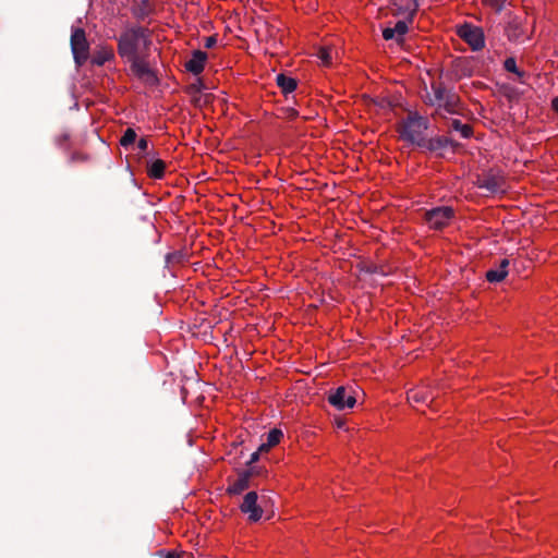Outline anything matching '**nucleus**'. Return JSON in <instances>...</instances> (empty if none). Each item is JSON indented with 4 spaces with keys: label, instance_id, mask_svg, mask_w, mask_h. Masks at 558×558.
I'll list each match as a JSON object with an SVG mask.
<instances>
[{
    "label": "nucleus",
    "instance_id": "obj_18",
    "mask_svg": "<svg viewBox=\"0 0 558 558\" xmlns=\"http://www.w3.org/2000/svg\"><path fill=\"white\" fill-rule=\"evenodd\" d=\"M283 433L281 429L274 428L267 434L266 442L271 448L276 447L282 439Z\"/></svg>",
    "mask_w": 558,
    "mask_h": 558
},
{
    "label": "nucleus",
    "instance_id": "obj_6",
    "mask_svg": "<svg viewBox=\"0 0 558 558\" xmlns=\"http://www.w3.org/2000/svg\"><path fill=\"white\" fill-rule=\"evenodd\" d=\"M327 399L337 410L352 409L356 403L351 390L343 386L330 391Z\"/></svg>",
    "mask_w": 558,
    "mask_h": 558
},
{
    "label": "nucleus",
    "instance_id": "obj_32",
    "mask_svg": "<svg viewBox=\"0 0 558 558\" xmlns=\"http://www.w3.org/2000/svg\"><path fill=\"white\" fill-rule=\"evenodd\" d=\"M86 159H87V157H85L83 155H80V156L78 155H73L72 156V160H82L83 161V160H86Z\"/></svg>",
    "mask_w": 558,
    "mask_h": 558
},
{
    "label": "nucleus",
    "instance_id": "obj_10",
    "mask_svg": "<svg viewBox=\"0 0 558 558\" xmlns=\"http://www.w3.org/2000/svg\"><path fill=\"white\" fill-rule=\"evenodd\" d=\"M125 60L131 63V71L135 76L144 78L150 74V69L148 62L144 58V54L128 58Z\"/></svg>",
    "mask_w": 558,
    "mask_h": 558
},
{
    "label": "nucleus",
    "instance_id": "obj_25",
    "mask_svg": "<svg viewBox=\"0 0 558 558\" xmlns=\"http://www.w3.org/2000/svg\"><path fill=\"white\" fill-rule=\"evenodd\" d=\"M457 106V98L452 96L450 100L446 104V109L448 112H454Z\"/></svg>",
    "mask_w": 558,
    "mask_h": 558
},
{
    "label": "nucleus",
    "instance_id": "obj_15",
    "mask_svg": "<svg viewBox=\"0 0 558 558\" xmlns=\"http://www.w3.org/2000/svg\"><path fill=\"white\" fill-rule=\"evenodd\" d=\"M114 58V52L111 47H100L93 57V63L104 65L106 62Z\"/></svg>",
    "mask_w": 558,
    "mask_h": 558
},
{
    "label": "nucleus",
    "instance_id": "obj_20",
    "mask_svg": "<svg viewBox=\"0 0 558 558\" xmlns=\"http://www.w3.org/2000/svg\"><path fill=\"white\" fill-rule=\"evenodd\" d=\"M508 37L511 40L520 41L525 38H529V36H522L521 33H519V26L517 23H510L508 27Z\"/></svg>",
    "mask_w": 558,
    "mask_h": 558
},
{
    "label": "nucleus",
    "instance_id": "obj_9",
    "mask_svg": "<svg viewBox=\"0 0 558 558\" xmlns=\"http://www.w3.org/2000/svg\"><path fill=\"white\" fill-rule=\"evenodd\" d=\"M207 58L208 57L206 52L202 50H195L192 53L191 59L185 62L186 71L194 75L201 74L205 69Z\"/></svg>",
    "mask_w": 558,
    "mask_h": 558
},
{
    "label": "nucleus",
    "instance_id": "obj_14",
    "mask_svg": "<svg viewBox=\"0 0 558 558\" xmlns=\"http://www.w3.org/2000/svg\"><path fill=\"white\" fill-rule=\"evenodd\" d=\"M166 162L161 159L151 161L147 167V175L155 180H160L165 177Z\"/></svg>",
    "mask_w": 558,
    "mask_h": 558
},
{
    "label": "nucleus",
    "instance_id": "obj_19",
    "mask_svg": "<svg viewBox=\"0 0 558 558\" xmlns=\"http://www.w3.org/2000/svg\"><path fill=\"white\" fill-rule=\"evenodd\" d=\"M136 132L129 128L125 130L124 134L120 138V145L123 147H128L129 145H132L136 140Z\"/></svg>",
    "mask_w": 558,
    "mask_h": 558
},
{
    "label": "nucleus",
    "instance_id": "obj_17",
    "mask_svg": "<svg viewBox=\"0 0 558 558\" xmlns=\"http://www.w3.org/2000/svg\"><path fill=\"white\" fill-rule=\"evenodd\" d=\"M408 400L414 403H426L432 400L423 389L416 388L408 392Z\"/></svg>",
    "mask_w": 558,
    "mask_h": 558
},
{
    "label": "nucleus",
    "instance_id": "obj_22",
    "mask_svg": "<svg viewBox=\"0 0 558 558\" xmlns=\"http://www.w3.org/2000/svg\"><path fill=\"white\" fill-rule=\"evenodd\" d=\"M506 0H483L484 5L499 12L504 8Z\"/></svg>",
    "mask_w": 558,
    "mask_h": 558
},
{
    "label": "nucleus",
    "instance_id": "obj_23",
    "mask_svg": "<svg viewBox=\"0 0 558 558\" xmlns=\"http://www.w3.org/2000/svg\"><path fill=\"white\" fill-rule=\"evenodd\" d=\"M392 28H393L396 35H398L399 37H402L408 32V25L403 21L397 22L395 27H392Z\"/></svg>",
    "mask_w": 558,
    "mask_h": 558
},
{
    "label": "nucleus",
    "instance_id": "obj_21",
    "mask_svg": "<svg viewBox=\"0 0 558 558\" xmlns=\"http://www.w3.org/2000/svg\"><path fill=\"white\" fill-rule=\"evenodd\" d=\"M452 126L454 130L459 131L461 135L465 138L472 135V128L469 124H463L459 120H454L452 122Z\"/></svg>",
    "mask_w": 558,
    "mask_h": 558
},
{
    "label": "nucleus",
    "instance_id": "obj_28",
    "mask_svg": "<svg viewBox=\"0 0 558 558\" xmlns=\"http://www.w3.org/2000/svg\"><path fill=\"white\" fill-rule=\"evenodd\" d=\"M216 41H217V39L215 36L206 37L204 46L206 48H211L213 46H215Z\"/></svg>",
    "mask_w": 558,
    "mask_h": 558
},
{
    "label": "nucleus",
    "instance_id": "obj_24",
    "mask_svg": "<svg viewBox=\"0 0 558 558\" xmlns=\"http://www.w3.org/2000/svg\"><path fill=\"white\" fill-rule=\"evenodd\" d=\"M505 69L508 71V72H512V73H517V74H521L517 68V62L513 58H508L506 59L505 61Z\"/></svg>",
    "mask_w": 558,
    "mask_h": 558
},
{
    "label": "nucleus",
    "instance_id": "obj_1",
    "mask_svg": "<svg viewBox=\"0 0 558 558\" xmlns=\"http://www.w3.org/2000/svg\"><path fill=\"white\" fill-rule=\"evenodd\" d=\"M149 40L144 27L125 29L118 38V53L122 59L144 54Z\"/></svg>",
    "mask_w": 558,
    "mask_h": 558
},
{
    "label": "nucleus",
    "instance_id": "obj_5",
    "mask_svg": "<svg viewBox=\"0 0 558 558\" xmlns=\"http://www.w3.org/2000/svg\"><path fill=\"white\" fill-rule=\"evenodd\" d=\"M71 47L77 64H83L88 58L89 45L84 29L76 28L71 36Z\"/></svg>",
    "mask_w": 558,
    "mask_h": 558
},
{
    "label": "nucleus",
    "instance_id": "obj_3",
    "mask_svg": "<svg viewBox=\"0 0 558 558\" xmlns=\"http://www.w3.org/2000/svg\"><path fill=\"white\" fill-rule=\"evenodd\" d=\"M454 218V210L449 206L436 207L427 210L424 220L433 230H442Z\"/></svg>",
    "mask_w": 558,
    "mask_h": 558
},
{
    "label": "nucleus",
    "instance_id": "obj_30",
    "mask_svg": "<svg viewBox=\"0 0 558 558\" xmlns=\"http://www.w3.org/2000/svg\"><path fill=\"white\" fill-rule=\"evenodd\" d=\"M271 447L270 446H267V442H263L259 447H258V451L263 454V453H267L268 451H270Z\"/></svg>",
    "mask_w": 558,
    "mask_h": 558
},
{
    "label": "nucleus",
    "instance_id": "obj_11",
    "mask_svg": "<svg viewBox=\"0 0 558 558\" xmlns=\"http://www.w3.org/2000/svg\"><path fill=\"white\" fill-rule=\"evenodd\" d=\"M155 11L154 0H138L135 2L132 12L136 19L144 20Z\"/></svg>",
    "mask_w": 558,
    "mask_h": 558
},
{
    "label": "nucleus",
    "instance_id": "obj_8",
    "mask_svg": "<svg viewBox=\"0 0 558 558\" xmlns=\"http://www.w3.org/2000/svg\"><path fill=\"white\" fill-rule=\"evenodd\" d=\"M253 475L254 470L252 468L240 472L235 478L229 481L227 493L229 495H240L248 488Z\"/></svg>",
    "mask_w": 558,
    "mask_h": 558
},
{
    "label": "nucleus",
    "instance_id": "obj_29",
    "mask_svg": "<svg viewBox=\"0 0 558 558\" xmlns=\"http://www.w3.org/2000/svg\"><path fill=\"white\" fill-rule=\"evenodd\" d=\"M137 147L140 150L142 151H145L148 147V141L144 137H142L138 142H137Z\"/></svg>",
    "mask_w": 558,
    "mask_h": 558
},
{
    "label": "nucleus",
    "instance_id": "obj_33",
    "mask_svg": "<svg viewBox=\"0 0 558 558\" xmlns=\"http://www.w3.org/2000/svg\"><path fill=\"white\" fill-rule=\"evenodd\" d=\"M165 558H178V555L174 553H167Z\"/></svg>",
    "mask_w": 558,
    "mask_h": 558
},
{
    "label": "nucleus",
    "instance_id": "obj_16",
    "mask_svg": "<svg viewBox=\"0 0 558 558\" xmlns=\"http://www.w3.org/2000/svg\"><path fill=\"white\" fill-rule=\"evenodd\" d=\"M277 84L284 94L294 92L298 86V83L293 77L286 76L284 74L277 75Z\"/></svg>",
    "mask_w": 558,
    "mask_h": 558
},
{
    "label": "nucleus",
    "instance_id": "obj_2",
    "mask_svg": "<svg viewBox=\"0 0 558 558\" xmlns=\"http://www.w3.org/2000/svg\"><path fill=\"white\" fill-rule=\"evenodd\" d=\"M397 130L403 141L421 146L424 142V132L427 130V120L416 113H410L399 123Z\"/></svg>",
    "mask_w": 558,
    "mask_h": 558
},
{
    "label": "nucleus",
    "instance_id": "obj_7",
    "mask_svg": "<svg viewBox=\"0 0 558 558\" xmlns=\"http://www.w3.org/2000/svg\"><path fill=\"white\" fill-rule=\"evenodd\" d=\"M257 498L255 492H250L244 496L240 506L241 511L248 514V520L252 522H257L263 515V509L258 506Z\"/></svg>",
    "mask_w": 558,
    "mask_h": 558
},
{
    "label": "nucleus",
    "instance_id": "obj_12",
    "mask_svg": "<svg viewBox=\"0 0 558 558\" xmlns=\"http://www.w3.org/2000/svg\"><path fill=\"white\" fill-rule=\"evenodd\" d=\"M509 260L504 258L497 269H490L486 272V279L489 282H499L508 275Z\"/></svg>",
    "mask_w": 558,
    "mask_h": 558
},
{
    "label": "nucleus",
    "instance_id": "obj_4",
    "mask_svg": "<svg viewBox=\"0 0 558 558\" xmlns=\"http://www.w3.org/2000/svg\"><path fill=\"white\" fill-rule=\"evenodd\" d=\"M458 36L464 40L473 50H480L484 47L485 39L482 28L471 25L463 24L458 27Z\"/></svg>",
    "mask_w": 558,
    "mask_h": 558
},
{
    "label": "nucleus",
    "instance_id": "obj_27",
    "mask_svg": "<svg viewBox=\"0 0 558 558\" xmlns=\"http://www.w3.org/2000/svg\"><path fill=\"white\" fill-rule=\"evenodd\" d=\"M260 454H262V453H260L258 450H256L255 452H253V453L251 454V458H250L248 462H247V465H248V466H251L253 463L257 462V461H258V459H259V457H260Z\"/></svg>",
    "mask_w": 558,
    "mask_h": 558
},
{
    "label": "nucleus",
    "instance_id": "obj_34",
    "mask_svg": "<svg viewBox=\"0 0 558 558\" xmlns=\"http://www.w3.org/2000/svg\"><path fill=\"white\" fill-rule=\"evenodd\" d=\"M436 97H437L438 99H440V98H441V92H440V90H437V92H436Z\"/></svg>",
    "mask_w": 558,
    "mask_h": 558
},
{
    "label": "nucleus",
    "instance_id": "obj_26",
    "mask_svg": "<svg viewBox=\"0 0 558 558\" xmlns=\"http://www.w3.org/2000/svg\"><path fill=\"white\" fill-rule=\"evenodd\" d=\"M396 36L393 28L387 27L383 31V37L386 40H390Z\"/></svg>",
    "mask_w": 558,
    "mask_h": 558
},
{
    "label": "nucleus",
    "instance_id": "obj_31",
    "mask_svg": "<svg viewBox=\"0 0 558 558\" xmlns=\"http://www.w3.org/2000/svg\"><path fill=\"white\" fill-rule=\"evenodd\" d=\"M551 107L558 113V97L553 99Z\"/></svg>",
    "mask_w": 558,
    "mask_h": 558
},
{
    "label": "nucleus",
    "instance_id": "obj_13",
    "mask_svg": "<svg viewBox=\"0 0 558 558\" xmlns=\"http://www.w3.org/2000/svg\"><path fill=\"white\" fill-rule=\"evenodd\" d=\"M316 56L323 66H331L336 51L331 46H322L318 48Z\"/></svg>",
    "mask_w": 558,
    "mask_h": 558
}]
</instances>
